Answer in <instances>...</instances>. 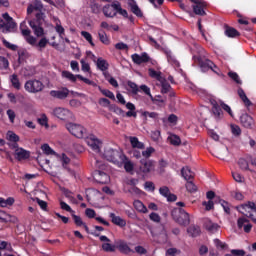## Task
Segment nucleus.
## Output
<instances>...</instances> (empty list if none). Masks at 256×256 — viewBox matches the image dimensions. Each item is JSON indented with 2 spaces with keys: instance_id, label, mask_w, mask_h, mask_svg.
Listing matches in <instances>:
<instances>
[{
  "instance_id": "obj_1",
  "label": "nucleus",
  "mask_w": 256,
  "mask_h": 256,
  "mask_svg": "<svg viewBox=\"0 0 256 256\" xmlns=\"http://www.w3.org/2000/svg\"><path fill=\"white\" fill-rule=\"evenodd\" d=\"M104 157L107 159V161H110V163L118 165V167L123 166V163H125L126 159V156L123 154V152L113 148H107L104 151Z\"/></svg>"
},
{
  "instance_id": "obj_2",
  "label": "nucleus",
  "mask_w": 256,
  "mask_h": 256,
  "mask_svg": "<svg viewBox=\"0 0 256 256\" xmlns=\"http://www.w3.org/2000/svg\"><path fill=\"white\" fill-rule=\"evenodd\" d=\"M171 217L175 223H178V225H181L182 227H187V225L191 223L189 213L182 208H174L171 212Z\"/></svg>"
},
{
  "instance_id": "obj_3",
  "label": "nucleus",
  "mask_w": 256,
  "mask_h": 256,
  "mask_svg": "<svg viewBox=\"0 0 256 256\" xmlns=\"http://www.w3.org/2000/svg\"><path fill=\"white\" fill-rule=\"evenodd\" d=\"M3 19L0 20V29H2V33H11L15 27H17V23H15V20L11 16H9V13H4L2 15Z\"/></svg>"
},
{
  "instance_id": "obj_4",
  "label": "nucleus",
  "mask_w": 256,
  "mask_h": 256,
  "mask_svg": "<svg viewBox=\"0 0 256 256\" xmlns=\"http://www.w3.org/2000/svg\"><path fill=\"white\" fill-rule=\"evenodd\" d=\"M66 129H68L71 135L77 137V139H85L87 137V130L79 124L68 123L66 124Z\"/></svg>"
},
{
  "instance_id": "obj_5",
  "label": "nucleus",
  "mask_w": 256,
  "mask_h": 256,
  "mask_svg": "<svg viewBox=\"0 0 256 256\" xmlns=\"http://www.w3.org/2000/svg\"><path fill=\"white\" fill-rule=\"evenodd\" d=\"M195 63H198L201 71H203V73H207V71H209V69H217V65H215V63H213V61L205 58L204 56H194L193 57Z\"/></svg>"
},
{
  "instance_id": "obj_6",
  "label": "nucleus",
  "mask_w": 256,
  "mask_h": 256,
  "mask_svg": "<svg viewBox=\"0 0 256 256\" xmlns=\"http://www.w3.org/2000/svg\"><path fill=\"white\" fill-rule=\"evenodd\" d=\"M25 90L28 91V93H39L43 91V82L39 80H28L25 83Z\"/></svg>"
},
{
  "instance_id": "obj_7",
  "label": "nucleus",
  "mask_w": 256,
  "mask_h": 256,
  "mask_svg": "<svg viewBox=\"0 0 256 256\" xmlns=\"http://www.w3.org/2000/svg\"><path fill=\"white\" fill-rule=\"evenodd\" d=\"M255 208H256V205L254 204V202H251V201H248L247 203L236 207V209L240 213H242V215H244L245 217H249L256 224V218L253 217V214L247 213V209H251L252 211H255Z\"/></svg>"
},
{
  "instance_id": "obj_8",
  "label": "nucleus",
  "mask_w": 256,
  "mask_h": 256,
  "mask_svg": "<svg viewBox=\"0 0 256 256\" xmlns=\"http://www.w3.org/2000/svg\"><path fill=\"white\" fill-rule=\"evenodd\" d=\"M84 139L87 145H89V147H91L93 151H95L96 153L101 152V146L103 145V142L95 137V135L86 136L84 137Z\"/></svg>"
},
{
  "instance_id": "obj_9",
  "label": "nucleus",
  "mask_w": 256,
  "mask_h": 256,
  "mask_svg": "<svg viewBox=\"0 0 256 256\" xmlns=\"http://www.w3.org/2000/svg\"><path fill=\"white\" fill-rule=\"evenodd\" d=\"M53 114L62 121H69V119H73V113L65 108H55Z\"/></svg>"
},
{
  "instance_id": "obj_10",
  "label": "nucleus",
  "mask_w": 256,
  "mask_h": 256,
  "mask_svg": "<svg viewBox=\"0 0 256 256\" xmlns=\"http://www.w3.org/2000/svg\"><path fill=\"white\" fill-rule=\"evenodd\" d=\"M115 5H119V1H114L112 4H107L103 7L102 11L105 17H115L117 15V7Z\"/></svg>"
},
{
  "instance_id": "obj_11",
  "label": "nucleus",
  "mask_w": 256,
  "mask_h": 256,
  "mask_svg": "<svg viewBox=\"0 0 256 256\" xmlns=\"http://www.w3.org/2000/svg\"><path fill=\"white\" fill-rule=\"evenodd\" d=\"M154 167H155V164L153 160H147V159L140 160L139 171L141 173H151Z\"/></svg>"
},
{
  "instance_id": "obj_12",
  "label": "nucleus",
  "mask_w": 256,
  "mask_h": 256,
  "mask_svg": "<svg viewBox=\"0 0 256 256\" xmlns=\"http://www.w3.org/2000/svg\"><path fill=\"white\" fill-rule=\"evenodd\" d=\"M93 178L97 183H100L101 185H105L109 182L108 174L101 170H95L93 172Z\"/></svg>"
},
{
  "instance_id": "obj_13",
  "label": "nucleus",
  "mask_w": 256,
  "mask_h": 256,
  "mask_svg": "<svg viewBox=\"0 0 256 256\" xmlns=\"http://www.w3.org/2000/svg\"><path fill=\"white\" fill-rule=\"evenodd\" d=\"M194 3L195 5H193L192 8L195 15H200L201 17L207 15V13L204 10L205 7H207V3L201 0H196Z\"/></svg>"
},
{
  "instance_id": "obj_14",
  "label": "nucleus",
  "mask_w": 256,
  "mask_h": 256,
  "mask_svg": "<svg viewBox=\"0 0 256 256\" xmlns=\"http://www.w3.org/2000/svg\"><path fill=\"white\" fill-rule=\"evenodd\" d=\"M132 61L136 65H141V63H149V61H151V57H149V54H147V52H143L141 55L133 54Z\"/></svg>"
},
{
  "instance_id": "obj_15",
  "label": "nucleus",
  "mask_w": 256,
  "mask_h": 256,
  "mask_svg": "<svg viewBox=\"0 0 256 256\" xmlns=\"http://www.w3.org/2000/svg\"><path fill=\"white\" fill-rule=\"evenodd\" d=\"M14 157L17 161H25V159H29V157H31V154L23 148H17L14 151Z\"/></svg>"
},
{
  "instance_id": "obj_16",
  "label": "nucleus",
  "mask_w": 256,
  "mask_h": 256,
  "mask_svg": "<svg viewBox=\"0 0 256 256\" xmlns=\"http://www.w3.org/2000/svg\"><path fill=\"white\" fill-rule=\"evenodd\" d=\"M51 97H55L56 99H67L69 96V89L64 88L62 90H52L50 92Z\"/></svg>"
},
{
  "instance_id": "obj_17",
  "label": "nucleus",
  "mask_w": 256,
  "mask_h": 256,
  "mask_svg": "<svg viewBox=\"0 0 256 256\" xmlns=\"http://www.w3.org/2000/svg\"><path fill=\"white\" fill-rule=\"evenodd\" d=\"M240 122L246 129H251L253 127V117L249 114H242L240 117Z\"/></svg>"
},
{
  "instance_id": "obj_18",
  "label": "nucleus",
  "mask_w": 256,
  "mask_h": 256,
  "mask_svg": "<svg viewBox=\"0 0 256 256\" xmlns=\"http://www.w3.org/2000/svg\"><path fill=\"white\" fill-rule=\"evenodd\" d=\"M29 25H30L31 29H33L36 37H43L44 30H43V27H41V24H35V20H30Z\"/></svg>"
},
{
  "instance_id": "obj_19",
  "label": "nucleus",
  "mask_w": 256,
  "mask_h": 256,
  "mask_svg": "<svg viewBox=\"0 0 256 256\" xmlns=\"http://www.w3.org/2000/svg\"><path fill=\"white\" fill-rule=\"evenodd\" d=\"M204 227L207 231H209V233H215L216 231H219V224L214 223L211 220H206L204 222Z\"/></svg>"
},
{
  "instance_id": "obj_20",
  "label": "nucleus",
  "mask_w": 256,
  "mask_h": 256,
  "mask_svg": "<svg viewBox=\"0 0 256 256\" xmlns=\"http://www.w3.org/2000/svg\"><path fill=\"white\" fill-rule=\"evenodd\" d=\"M110 219L112 223L118 227H125V225H127V222L123 218L115 215V213H110Z\"/></svg>"
},
{
  "instance_id": "obj_21",
  "label": "nucleus",
  "mask_w": 256,
  "mask_h": 256,
  "mask_svg": "<svg viewBox=\"0 0 256 256\" xmlns=\"http://www.w3.org/2000/svg\"><path fill=\"white\" fill-rule=\"evenodd\" d=\"M225 28V35L226 37H231V38H235V37H239L241 35V33H239V31H237V29L225 24L224 26Z\"/></svg>"
},
{
  "instance_id": "obj_22",
  "label": "nucleus",
  "mask_w": 256,
  "mask_h": 256,
  "mask_svg": "<svg viewBox=\"0 0 256 256\" xmlns=\"http://www.w3.org/2000/svg\"><path fill=\"white\" fill-rule=\"evenodd\" d=\"M117 249L120 251V253H124L125 255H129V253L133 252L131 247H129V245H127L123 240L118 242Z\"/></svg>"
},
{
  "instance_id": "obj_23",
  "label": "nucleus",
  "mask_w": 256,
  "mask_h": 256,
  "mask_svg": "<svg viewBox=\"0 0 256 256\" xmlns=\"http://www.w3.org/2000/svg\"><path fill=\"white\" fill-rule=\"evenodd\" d=\"M187 233L190 237H199V235H201V227L192 224L188 227Z\"/></svg>"
},
{
  "instance_id": "obj_24",
  "label": "nucleus",
  "mask_w": 256,
  "mask_h": 256,
  "mask_svg": "<svg viewBox=\"0 0 256 256\" xmlns=\"http://www.w3.org/2000/svg\"><path fill=\"white\" fill-rule=\"evenodd\" d=\"M238 95H239L240 99H242V101L246 107H251V105H253L251 100H249V98L247 97V94H245V91L243 90V88H241V87L238 88Z\"/></svg>"
},
{
  "instance_id": "obj_25",
  "label": "nucleus",
  "mask_w": 256,
  "mask_h": 256,
  "mask_svg": "<svg viewBox=\"0 0 256 256\" xmlns=\"http://www.w3.org/2000/svg\"><path fill=\"white\" fill-rule=\"evenodd\" d=\"M181 176L185 179V181H189L190 179H194L193 171L189 167H183L181 169Z\"/></svg>"
},
{
  "instance_id": "obj_26",
  "label": "nucleus",
  "mask_w": 256,
  "mask_h": 256,
  "mask_svg": "<svg viewBox=\"0 0 256 256\" xmlns=\"http://www.w3.org/2000/svg\"><path fill=\"white\" fill-rule=\"evenodd\" d=\"M130 143L134 149H145V144L139 141L138 137H130Z\"/></svg>"
},
{
  "instance_id": "obj_27",
  "label": "nucleus",
  "mask_w": 256,
  "mask_h": 256,
  "mask_svg": "<svg viewBox=\"0 0 256 256\" xmlns=\"http://www.w3.org/2000/svg\"><path fill=\"white\" fill-rule=\"evenodd\" d=\"M97 68L100 69V71H107V69H109V63L103 58H98Z\"/></svg>"
},
{
  "instance_id": "obj_28",
  "label": "nucleus",
  "mask_w": 256,
  "mask_h": 256,
  "mask_svg": "<svg viewBox=\"0 0 256 256\" xmlns=\"http://www.w3.org/2000/svg\"><path fill=\"white\" fill-rule=\"evenodd\" d=\"M129 6L131 7L132 13H134L136 17H143V12L141 11V8H139L135 1H133V3H130Z\"/></svg>"
},
{
  "instance_id": "obj_29",
  "label": "nucleus",
  "mask_w": 256,
  "mask_h": 256,
  "mask_svg": "<svg viewBox=\"0 0 256 256\" xmlns=\"http://www.w3.org/2000/svg\"><path fill=\"white\" fill-rule=\"evenodd\" d=\"M134 207H135V210L139 211L140 213H147L148 211L145 204H143V202H141L140 200L134 201Z\"/></svg>"
},
{
  "instance_id": "obj_30",
  "label": "nucleus",
  "mask_w": 256,
  "mask_h": 256,
  "mask_svg": "<svg viewBox=\"0 0 256 256\" xmlns=\"http://www.w3.org/2000/svg\"><path fill=\"white\" fill-rule=\"evenodd\" d=\"M10 81L14 89H17V90L21 89V82H19V77H17V74L11 75Z\"/></svg>"
},
{
  "instance_id": "obj_31",
  "label": "nucleus",
  "mask_w": 256,
  "mask_h": 256,
  "mask_svg": "<svg viewBox=\"0 0 256 256\" xmlns=\"http://www.w3.org/2000/svg\"><path fill=\"white\" fill-rule=\"evenodd\" d=\"M212 113L213 115H215V117H217L218 119L221 117V113H223V111L221 110V107L219 106V104L217 102L212 103Z\"/></svg>"
},
{
  "instance_id": "obj_32",
  "label": "nucleus",
  "mask_w": 256,
  "mask_h": 256,
  "mask_svg": "<svg viewBox=\"0 0 256 256\" xmlns=\"http://www.w3.org/2000/svg\"><path fill=\"white\" fill-rule=\"evenodd\" d=\"M148 73L149 76L152 77V79H156L157 81L163 80V77H161V72H157L153 68H149Z\"/></svg>"
},
{
  "instance_id": "obj_33",
  "label": "nucleus",
  "mask_w": 256,
  "mask_h": 256,
  "mask_svg": "<svg viewBox=\"0 0 256 256\" xmlns=\"http://www.w3.org/2000/svg\"><path fill=\"white\" fill-rule=\"evenodd\" d=\"M102 249L106 253H115V251L117 250V246L111 245L110 243H103Z\"/></svg>"
},
{
  "instance_id": "obj_34",
  "label": "nucleus",
  "mask_w": 256,
  "mask_h": 256,
  "mask_svg": "<svg viewBox=\"0 0 256 256\" xmlns=\"http://www.w3.org/2000/svg\"><path fill=\"white\" fill-rule=\"evenodd\" d=\"M228 151L229 150L225 146L222 148H218L215 151L216 157H218V159H223L227 155Z\"/></svg>"
},
{
  "instance_id": "obj_35",
  "label": "nucleus",
  "mask_w": 256,
  "mask_h": 256,
  "mask_svg": "<svg viewBox=\"0 0 256 256\" xmlns=\"http://www.w3.org/2000/svg\"><path fill=\"white\" fill-rule=\"evenodd\" d=\"M29 52L27 50H18V63H23L24 60L28 59Z\"/></svg>"
},
{
  "instance_id": "obj_36",
  "label": "nucleus",
  "mask_w": 256,
  "mask_h": 256,
  "mask_svg": "<svg viewBox=\"0 0 256 256\" xmlns=\"http://www.w3.org/2000/svg\"><path fill=\"white\" fill-rule=\"evenodd\" d=\"M98 89L100 93H102V95H104L105 97H108V99H112V101H115V94H113V92L107 89H103L101 88V86H98Z\"/></svg>"
},
{
  "instance_id": "obj_37",
  "label": "nucleus",
  "mask_w": 256,
  "mask_h": 256,
  "mask_svg": "<svg viewBox=\"0 0 256 256\" xmlns=\"http://www.w3.org/2000/svg\"><path fill=\"white\" fill-rule=\"evenodd\" d=\"M41 149L45 155H57V152L52 150L51 146L49 144H43L41 146Z\"/></svg>"
},
{
  "instance_id": "obj_38",
  "label": "nucleus",
  "mask_w": 256,
  "mask_h": 256,
  "mask_svg": "<svg viewBox=\"0 0 256 256\" xmlns=\"http://www.w3.org/2000/svg\"><path fill=\"white\" fill-rule=\"evenodd\" d=\"M98 37L101 43H103L104 45H109V37H107V33H105V31L100 30L98 32Z\"/></svg>"
},
{
  "instance_id": "obj_39",
  "label": "nucleus",
  "mask_w": 256,
  "mask_h": 256,
  "mask_svg": "<svg viewBox=\"0 0 256 256\" xmlns=\"http://www.w3.org/2000/svg\"><path fill=\"white\" fill-rule=\"evenodd\" d=\"M186 189L188 193H197V185L193 181L189 180L186 182Z\"/></svg>"
},
{
  "instance_id": "obj_40",
  "label": "nucleus",
  "mask_w": 256,
  "mask_h": 256,
  "mask_svg": "<svg viewBox=\"0 0 256 256\" xmlns=\"http://www.w3.org/2000/svg\"><path fill=\"white\" fill-rule=\"evenodd\" d=\"M62 77H65V79H69V81H72V83H75L77 81V75H74L73 73L69 71H63Z\"/></svg>"
},
{
  "instance_id": "obj_41",
  "label": "nucleus",
  "mask_w": 256,
  "mask_h": 256,
  "mask_svg": "<svg viewBox=\"0 0 256 256\" xmlns=\"http://www.w3.org/2000/svg\"><path fill=\"white\" fill-rule=\"evenodd\" d=\"M6 137L10 142L19 143V136L13 131H8Z\"/></svg>"
},
{
  "instance_id": "obj_42",
  "label": "nucleus",
  "mask_w": 256,
  "mask_h": 256,
  "mask_svg": "<svg viewBox=\"0 0 256 256\" xmlns=\"http://www.w3.org/2000/svg\"><path fill=\"white\" fill-rule=\"evenodd\" d=\"M238 165L240 169H242V171H250L249 162H247V160H245L244 158H240L238 160Z\"/></svg>"
},
{
  "instance_id": "obj_43",
  "label": "nucleus",
  "mask_w": 256,
  "mask_h": 256,
  "mask_svg": "<svg viewBox=\"0 0 256 256\" xmlns=\"http://www.w3.org/2000/svg\"><path fill=\"white\" fill-rule=\"evenodd\" d=\"M169 140L171 145H174L175 147H179V145H181V138L175 134L171 135Z\"/></svg>"
},
{
  "instance_id": "obj_44",
  "label": "nucleus",
  "mask_w": 256,
  "mask_h": 256,
  "mask_svg": "<svg viewBox=\"0 0 256 256\" xmlns=\"http://www.w3.org/2000/svg\"><path fill=\"white\" fill-rule=\"evenodd\" d=\"M81 35L82 37H84V39H86V41H88V43H90L91 47H95V43H93V36H91V33L87 31H82Z\"/></svg>"
},
{
  "instance_id": "obj_45",
  "label": "nucleus",
  "mask_w": 256,
  "mask_h": 256,
  "mask_svg": "<svg viewBox=\"0 0 256 256\" xmlns=\"http://www.w3.org/2000/svg\"><path fill=\"white\" fill-rule=\"evenodd\" d=\"M94 167L96 168V171H105V169H107V164L103 161L96 160Z\"/></svg>"
},
{
  "instance_id": "obj_46",
  "label": "nucleus",
  "mask_w": 256,
  "mask_h": 256,
  "mask_svg": "<svg viewBox=\"0 0 256 256\" xmlns=\"http://www.w3.org/2000/svg\"><path fill=\"white\" fill-rule=\"evenodd\" d=\"M228 77H230L232 81H235L237 85H241V79H239V74H237V72H233V71L228 72Z\"/></svg>"
},
{
  "instance_id": "obj_47",
  "label": "nucleus",
  "mask_w": 256,
  "mask_h": 256,
  "mask_svg": "<svg viewBox=\"0 0 256 256\" xmlns=\"http://www.w3.org/2000/svg\"><path fill=\"white\" fill-rule=\"evenodd\" d=\"M161 85H162L161 93L163 94L167 93L171 89V84L167 82V80L165 79L161 80Z\"/></svg>"
},
{
  "instance_id": "obj_48",
  "label": "nucleus",
  "mask_w": 256,
  "mask_h": 256,
  "mask_svg": "<svg viewBox=\"0 0 256 256\" xmlns=\"http://www.w3.org/2000/svg\"><path fill=\"white\" fill-rule=\"evenodd\" d=\"M114 7H117L116 13H119L120 15H122V17H125L126 19L127 17H129L127 10L121 8V3L118 2V4L114 5Z\"/></svg>"
},
{
  "instance_id": "obj_49",
  "label": "nucleus",
  "mask_w": 256,
  "mask_h": 256,
  "mask_svg": "<svg viewBox=\"0 0 256 256\" xmlns=\"http://www.w3.org/2000/svg\"><path fill=\"white\" fill-rule=\"evenodd\" d=\"M62 191L67 199H69L72 203H77V199L71 195V191L69 189L63 188Z\"/></svg>"
},
{
  "instance_id": "obj_50",
  "label": "nucleus",
  "mask_w": 256,
  "mask_h": 256,
  "mask_svg": "<svg viewBox=\"0 0 256 256\" xmlns=\"http://www.w3.org/2000/svg\"><path fill=\"white\" fill-rule=\"evenodd\" d=\"M123 165H124V169H125L126 173H131V171H133V169H134L132 162L127 161V158L124 160Z\"/></svg>"
},
{
  "instance_id": "obj_51",
  "label": "nucleus",
  "mask_w": 256,
  "mask_h": 256,
  "mask_svg": "<svg viewBox=\"0 0 256 256\" xmlns=\"http://www.w3.org/2000/svg\"><path fill=\"white\" fill-rule=\"evenodd\" d=\"M72 218L74 220L75 225H77V227H82L85 224L83 222V219H81V216L75 215V213H72Z\"/></svg>"
},
{
  "instance_id": "obj_52",
  "label": "nucleus",
  "mask_w": 256,
  "mask_h": 256,
  "mask_svg": "<svg viewBox=\"0 0 256 256\" xmlns=\"http://www.w3.org/2000/svg\"><path fill=\"white\" fill-rule=\"evenodd\" d=\"M0 69H9V60L4 56H0Z\"/></svg>"
},
{
  "instance_id": "obj_53",
  "label": "nucleus",
  "mask_w": 256,
  "mask_h": 256,
  "mask_svg": "<svg viewBox=\"0 0 256 256\" xmlns=\"http://www.w3.org/2000/svg\"><path fill=\"white\" fill-rule=\"evenodd\" d=\"M77 78L80 79V81H83L84 83H86V85H92L93 87H97V83L89 80L88 78L83 77L80 74L77 75Z\"/></svg>"
},
{
  "instance_id": "obj_54",
  "label": "nucleus",
  "mask_w": 256,
  "mask_h": 256,
  "mask_svg": "<svg viewBox=\"0 0 256 256\" xmlns=\"http://www.w3.org/2000/svg\"><path fill=\"white\" fill-rule=\"evenodd\" d=\"M60 207L61 209H63V211H67L68 213H71V215L75 213V211L71 209V206L65 203L64 201H60Z\"/></svg>"
},
{
  "instance_id": "obj_55",
  "label": "nucleus",
  "mask_w": 256,
  "mask_h": 256,
  "mask_svg": "<svg viewBox=\"0 0 256 256\" xmlns=\"http://www.w3.org/2000/svg\"><path fill=\"white\" fill-rule=\"evenodd\" d=\"M128 87L132 89V94L137 95L139 93V86H137L134 82L128 81Z\"/></svg>"
},
{
  "instance_id": "obj_56",
  "label": "nucleus",
  "mask_w": 256,
  "mask_h": 256,
  "mask_svg": "<svg viewBox=\"0 0 256 256\" xmlns=\"http://www.w3.org/2000/svg\"><path fill=\"white\" fill-rule=\"evenodd\" d=\"M153 153H155V148L149 147L145 151L142 152V155H143V157H145V159H149V157H151V155H153Z\"/></svg>"
},
{
  "instance_id": "obj_57",
  "label": "nucleus",
  "mask_w": 256,
  "mask_h": 256,
  "mask_svg": "<svg viewBox=\"0 0 256 256\" xmlns=\"http://www.w3.org/2000/svg\"><path fill=\"white\" fill-rule=\"evenodd\" d=\"M159 193L162 195V197H168V195L171 193V190H169V187L163 186L159 188Z\"/></svg>"
},
{
  "instance_id": "obj_58",
  "label": "nucleus",
  "mask_w": 256,
  "mask_h": 256,
  "mask_svg": "<svg viewBox=\"0 0 256 256\" xmlns=\"http://www.w3.org/2000/svg\"><path fill=\"white\" fill-rule=\"evenodd\" d=\"M202 205L206 207L205 208L206 211H211V209H214L215 207V203L213 202V200H209L208 202L204 201L202 202Z\"/></svg>"
},
{
  "instance_id": "obj_59",
  "label": "nucleus",
  "mask_w": 256,
  "mask_h": 256,
  "mask_svg": "<svg viewBox=\"0 0 256 256\" xmlns=\"http://www.w3.org/2000/svg\"><path fill=\"white\" fill-rule=\"evenodd\" d=\"M85 215H86V217H88V219H95L97 213L95 212V210H93L91 208H87L85 210Z\"/></svg>"
},
{
  "instance_id": "obj_60",
  "label": "nucleus",
  "mask_w": 256,
  "mask_h": 256,
  "mask_svg": "<svg viewBox=\"0 0 256 256\" xmlns=\"http://www.w3.org/2000/svg\"><path fill=\"white\" fill-rule=\"evenodd\" d=\"M2 43L4 46H6L7 49H11V51H17V45L9 43L5 40V38H2Z\"/></svg>"
},
{
  "instance_id": "obj_61",
  "label": "nucleus",
  "mask_w": 256,
  "mask_h": 256,
  "mask_svg": "<svg viewBox=\"0 0 256 256\" xmlns=\"http://www.w3.org/2000/svg\"><path fill=\"white\" fill-rule=\"evenodd\" d=\"M33 201H36L43 211H47V202L39 198H33Z\"/></svg>"
},
{
  "instance_id": "obj_62",
  "label": "nucleus",
  "mask_w": 256,
  "mask_h": 256,
  "mask_svg": "<svg viewBox=\"0 0 256 256\" xmlns=\"http://www.w3.org/2000/svg\"><path fill=\"white\" fill-rule=\"evenodd\" d=\"M43 12H39L36 14V19L34 20L35 21V25H43Z\"/></svg>"
},
{
  "instance_id": "obj_63",
  "label": "nucleus",
  "mask_w": 256,
  "mask_h": 256,
  "mask_svg": "<svg viewBox=\"0 0 256 256\" xmlns=\"http://www.w3.org/2000/svg\"><path fill=\"white\" fill-rule=\"evenodd\" d=\"M231 131L236 137H239V135H241V128L238 125L232 124Z\"/></svg>"
},
{
  "instance_id": "obj_64",
  "label": "nucleus",
  "mask_w": 256,
  "mask_h": 256,
  "mask_svg": "<svg viewBox=\"0 0 256 256\" xmlns=\"http://www.w3.org/2000/svg\"><path fill=\"white\" fill-rule=\"evenodd\" d=\"M245 223H249V219L238 218V220H237L238 229H243L245 227Z\"/></svg>"
}]
</instances>
